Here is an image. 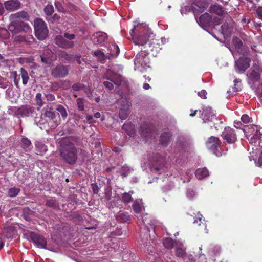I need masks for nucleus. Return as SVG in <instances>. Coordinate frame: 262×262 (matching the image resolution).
Returning a JSON list of instances; mask_svg holds the SVG:
<instances>
[{"label": "nucleus", "mask_w": 262, "mask_h": 262, "mask_svg": "<svg viewBox=\"0 0 262 262\" xmlns=\"http://www.w3.org/2000/svg\"><path fill=\"white\" fill-rule=\"evenodd\" d=\"M229 50L232 53L234 58H236L237 52L239 54L244 53L243 43L241 40L237 37H234L232 39V47H229Z\"/></svg>", "instance_id": "nucleus-10"}, {"label": "nucleus", "mask_w": 262, "mask_h": 262, "mask_svg": "<svg viewBox=\"0 0 262 262\" xmlns=\"http://www.w3.org/2000/svg\"><path fill=\"white\" fill-rule=\"evenodd\" d=\"M135 69L137 70L140 67L143 69L148 67L149 58L148 57V52L146 51H142L139 53L134 59Z\"/></svg>", "instance_id": "nucleus-6"}, {"label": "nucleus", "mask_w": 262, "mask_h": 262, "mask_svg": "<svg viewBox=\"0 0 262 262\" xmlns=\"http://www.w3.org/2000/svg\"><path fill=\"white\" fill-rule=\"evenodd\" d=\"M55 42L59 47L66 49L72 48L74 46V42L67 40L64 35H57L55 38Z\"/></svg>", "instance_id": "nucleus-15"}, {"label": "nucleus", "mask_w": 262, "mask_h": 262, "mask_svg": "<svg viewBox=\"0 0 262 262\" xmlns=\"http://www.w3.org/2000/svg\"><path fill=\"white\" fill-rule=\"evenodd\" d=\"M34 111V108L30 105H22L17 110V114L21 117H28Z\"/></svg>", "instance_id": "nucleus-22"}, {"label": "nucleus", "mask_w": 262, "mask_h": 262, "mask_svg": "<svg viewBox=\"0 0 262 262\" xmlns=\"http://www.w3.org/2000/svg\"><path fill=\"white\" fill-rule=\"evenodd\" d=\"M10 24L8 26V30L5 28H0V39H7L10 36L9 31L13 34L21 31L28 32L30 30L29 25L24 20L29 19V15L26 12L19 11L11 14L9 17Z\"/></svg>", "instance_id": "nucleus-1"}, {"label": "nucleus", "mask_w": 262, "mask_h": 262, "mask_svg": "<svg viewBox=\"0 0 262 262\" xmlns=\"http://www.w3.org/2000/svg\"><path fill=\"white\" fill-rule=\"evenodd\" d=\"M122 129L124 130L129 136H134L135 132L134 126L131 123L124 124L122 126Z\"/></svg>", "instance_id": "nucleus-29"}, {"label": "nucleus", "mask_w": 262, "mask_h": 262, "mask_svg": "<svg viewBox=\"0 0 262 262\" xmlns=\"http://www.w3.org/2000/svg\"><path fill=\"white\" fill-rule=\"evenodd\" d=\"M56 110L60 114L61 117L63 119H66L67 117L68 114L66 108L62 105H59L56 108Z\"/></svg>", "instance_id": "nucleus-40"}, {"label": "nucleus", "mask_w": 262, "mask_h": 262, "mask_svg": "<svg viewBox=\"0 0 262 262\" xmlns=\"http://www.w3.org/2000/svg\"><path fill=\"white\" fill-rule=\"evenodd\" d=\"M55 6L56 7V8L57 9V11L59 12H63L64 11V8L61 4V3L60 2L58 1H55Z\"/></svg>", "instance_id": "nucleus-49"}, {"label": "nucleus", "mask_w": 262, "mask_h": 262, "mask_svg": "<svg viewBox=\"0 0 262 262\" xmlns=\"http://www.w3.org/2000/svg\"><path fill=\"white\" fill-rule=\"evenodd\" d=\"M257 93L260 97H262V84L259 85V86L256 90Z\"/></svg>", "instance_id": "nucleus-62"}, {"label": "nucleus", "mask_w": 262, "mask_h": 262, "mask_svg": "<svg viewBox=\"0 0 262 262\" xmlns=\"http://www.w3.org/2000/svg\"><path fill=\"white\" fill-rule=\"evenodd\" d=\"M69 69L67 66L58 65L53 69L51 72L52 75L55 77H64L68 74Z\"/></svg>", "instance_id": "nucleus-14"}, {"label": "nucleus", "mask_w": 262, "mask_h": 262, "mask_svg": "<svg viewBox=\"0 0 262 262\" xmlns=\"http://www.w3.org/2000/svg\"><path fill=\"white\" fill-rule=\"evenodd\" d=\"M221 33L225 37L228 36L231 33V30L228 25L224 24L221 26Z\"/></svg>", "instance_id": "nucleus-39"}, {"label": "nucleus", "mask_w": 262, "mask_h": 262, "mask_svg": "<svg viewBox=\"0 0 262 262\" xmlns=\"http://www.w3.org/2000/svg\"><path fill=\"white\" fill-rule=\"evenodd\" d=\"M110 55L111 56H117L119 53L120 50L117 45L116 44H112L110 47Z\"/></svg>", "instance_id": "nucleus-33"}, {"label": "nucleus", "mask_w": 262, "mask_h": 262, "mask_svg": "<svg viewBox=\"0 0 262 262\" xmlns=\"http://www.w3.org/2000/svg\"><path fill=\"white\" fill-rule=\"evenodd\" d=\"M123 170H124V171H126V172H123L122 173V174L123 175L124 177H126V175L127 174V173L130 172L131 171H132L133 169L130 168L129 167H124Z\"/></svg>", "instance_id": "nucleus-59"}, {"label": "nucleus", "mask_w": 262, "mask_h": 262, "mask_svg": "<svg viewBox=\"0 0 262 262\" xmlns=\"http://www.w3.org/2000/svg\"><path fill=\"white\" fill-rule=\"evenodd\" d=\"M72 88L74 91H79L84 89V86L81 83H75L72 86Z\"/></svg>", "instance_id": "nucleus-50"}, {"label": "nucleus", "mask_w": 262, "mask_h": 262, "mask_svg": "<svg viewBox=\"0 0 262 262\" xmlns=\"http://www.w3.org/2000/svg\"><path fill=\"white\" fill-rule=\"evenodd\" d=\"M93 55L98 58V59L101 62H104L106 58L107 57L104 53L100 50H97L93 52Z\"/></svg>", "instance_id": "nucleus-34"}, {"label": "nucleus", "mask_w": 262, "mask_h": 262, "mask_svg": "<svg viewBox=\"0 0 262 262\" xmlns=\"http://www.w3.org/2000/svg\"><path fill=\"white\" fill-rule=\"evenodd\" d=\"M41 61L48 65H50L56 59V55L49 49H46L40 56Z\"/></svg>", "instance_id": "nucleus-12"}, {"label": "nucleus", "mask_w": 262, "mask_h": 262, "mask_svg": "<svg viewBox=\"0 0 262 262\" xmlns=\"http://www.w3.org/2000/svg\"><path fill=\"white\" fill-rule=\"evenodd\" d=\"M262 68L260 66L253 67L248 75L249 84L251 86H255V83L260 80Z\"/></svg>", "instance_id": "nucleus-7"}, {"label": "nucleus", "mask_w": 262, "mask_h": 262, "mask_svg": "<svg viewBox=\"0 0 262 262\" xmlns=\"http://www.w3.org/2000/svg\"><path fill=\"white\" fill-rule=\"evenodd\" d=\"M156 165L154 167V168L157 171L161 173L164 171L165 169V158L158 155L156 156Z\"/></svg>", "instance_id": "nucleus-20"}, {"label": "nucleus", "mask_w": 262, "mask_h": 262, "mask_svg": "<svg viewBox=\"0 0 262 262\" xmlns=\"http://www.w3.org/2000/svg\"><path fill=\"white\" fill-rule=\"evenodd\" d=\"M107 38V35L104 32H97L93 36V40L95 43L101 44L104 42Z\"/></svg>", "instance_id": "nucleus-24"}, {"label": "nucleus", "mask_w": 262, "mask_h": 262, "mask_svg": "<svg viewBox=\"0 0 262 262\" xmlns=\"http://www.w3.org/2000/svg\"><path fill=\"white\" fill-rule=\"evenodd\" d=\"M42 114L46 117H48L50 119H54L55 118V114L54 112H53V110L51 108L46 107L44 108L42 111Z\"/></svg>", "instance_id": "nucleus-32"}, {"label": "nucleus", "mask_w": 262, "mask_h": 262, "mask_svg": "<svg viewBox=\"0 0 262 262\" xmlns=\"http://www.w3.org/2000/svg\"><path fill=\"white\" fill-rule=\"evenodd\" d=\"M36 147L37 149H39V150H37V154H43L47 150V146L41 143L36 144Z\"/></svg>", "instance_id": "nucleus-38"}, {"label": "nucleus", "mask_w": 262, "mask_h": 262, "mask_svg": "<svg viewBox=\"0 0 262 262\" xmlns=\"http://www.w3.org/2000/svg\"><path fill=\"white\" fill-rule=\"evenodd\" d=\"M59 152L61 157L67 163L70 164L76 163L78 158L77 151L72 143L68 142L62 143Z\"/></svg>", "instance_id": "nucleus-3"}, {"label": "nucleus", "mask_w": 262, "mask_h": 262, "mask_svg": "<svg viewBox=\"0 0 262 262\" xmlns=\"http://www.w3.org/2000/svg\"><path fill=\"white\" fill-rule=\"evenodd\" d=\"M4 231L6 233L5 236L7 238L13 237L16 232L14 227L12 226L5 227Z\"/></svg>", "instance_id": "nucleus-31"}, {"label": "nucleus", "mask_w": 262, "mask_h": 262, "mask_svg": "<svg viewBox=\"0 0 262 262\" xmlns=\"http://www.w3.org/2000/svg\"><path fill=\"white\" fill-rule=\"evenodd\" d=\"M134 43L136 45L143 46L147 43V40L152 34L145 24L134 21V28L130 30Z\"/></svg>", "instance_id": "nucleus-2"}, {"label": "nucleus", "mask_w": 262, "mask_h": 262, "mask_svg": "<svg viewBox=\"0 0 262 262\" xmlns=\"http://www.w3.org/2000/svg\"><path fill=\"white\" fill-rule=\"evenodd\" d=\"M202 215H200L199 216H198V217L197 219H196L193 223H198V221L200 222H201L202 223Z\"/></svg>", "instance_id": "nucleus-64"}, {"label": "nucleus", "mask_w": 262, "mask_h": 262, "mask_svg": "<svg viewBox=\"0 0 262 262\" xmlns=\"http://www.w3.org/2000/svg\"><path fill=\"white\" fill-rule=\"evenodd\" d=\"M195 195V193L194 190L192 189H188L187 191V196L190 199H191L193 198V196H194Z\"/></svg>", "instance_id": "nucleus-53"}, {"label": "nucleus", "mask_w": 262, "mask_h": 262, "mask_svg": "<svg viewBox=\"0 0 262 262\" xmlns=\"http://www.w3.org/2000/svg\"><path fill=\"white\" fill-rule=\"evenodd\" d=\"M176 244L177 246L176 255L177 257L180 258L183 257L186 254L185 248L181 243H176Z\"/></svg>", "instance_id": "nucleus-25"}, {"label": "nucleus", "mask_w": 262, "mask_h": 262, "mask_svg": "<svg viewBox=\"0 0 262 262\" xmlns=\"http://www.w3.org/2000/svg\"><path fill=\"white\" fill-rule=\"evenodd\" d=\"M163 245L167 249H171L173 247V241L170 238H166L163 241Z\"/></svg>", "instance_id": "nucleus-41"}, {"label": "nucleus", "mask_w": 262, "mask_h": 262, "mask_svg": "<svg viewBox=\"0 0 262 262\" xmlns=\"http://www.w3.org/2000/svg\"><path fill=\"white\" fill-rule=\"evenodd\" d=\"M222 136L228 143H233L236 140V135L233 129L229 127H225L222 132Z\"/></svg>", "instance_id": "nucleus-11"}, {"label": "nucleus", "mask_w": 262, "mask_h": 262, "mask_svg": "<svg viewBox=\"0 0 262 262\" xmlns=\"http://www.w3.org/2000/svg\"><path fill=\"white\" fill-rule=\"evenodd\" d=\"M20 74L23 84H27L29 79L28 72L24 68H21L20 69Z\"/></svg>", "instance_id": "nucleus-35"}, {"label": "nucleus", "mask_w": 262, "mask_h": 262, "mask_svg": "<svg viewBox=\"0 0 262 262\" xmlns=\"http://www.w3.org/2000/svg\"><path fill=\"white\" fill-rule=\"evenodd\" d=\"M4 6L6 10L13 12L20 8L21 3L19 0H8L5 2Z\"/></svg>", "instance_id": "nucleus-17"}, {"label": "nucleus", "mask_w": 262, "mask_h": 262, "mask_svg": "<svg viewBox=\"0 0 262 262\" xmlns=\"http://www.w3.org/2000/svg\"><path fill=\"white\" fill-rule=\"evenodd\" d=\"M246 135L249 144L253 146L252 147L253 149L255 148V150H257L258 147L262 146V128H259L255 125H251L248 130L246 132Z\"/></svg>", "instance_id": "nucleus-4"}, {"label": "nucleus", "mask_w": 262, "mask_h": 262, "mask_svg": "<svg viewBox=\"0 0 262 262\" xmlns=\"http://www.w3.org/2000/svg\"><path fill=\"white\" fill-rule=\"evenodd\" d=\"M76 102L79 111H83L84 109V100L81 98H78L77 99Z\"/></svg>", "instance_id": "nucleus-45"}, {"label": "nucleus", "mask_w": 262, "mask_h": 262, "mask_svg": "<svg viewBox=\"0 0 262 262\" xmlns=\"http://www.w3.org/2000/svg\"><path fill=\"white\" fill-rule=\"evenodd\" d=\"M149 134H150L149 129L145 128V129L142 130L141 135L146 138Z\"/></svg>", "instance_id": "nucleus-56"}, {"label": "nucleus", "mask_w": 262, "mask_h": 262, "mask_svg": "<svg viewBox=\"0 0 262 262\" xmlns=\"http://www.w3.org/2000/svg\"><path fill=\"white\" fill-rule=\"evenodd\" d=\"M171 139V134L169 133L165 132L160 136V141L161 145L163 146L167 145L170 142Z\"/></svg>", "instance_id": "nucleus-26"}, {"label": "nucleus", "mask_w": 262, "mask_h": 262, "mask_svg": "<svg viewBox=\"0 0 262 262\" xmlns=\"http://www.w3.org/2000/svg\"><path fill=\"white\" fill-rule=\"evenodd\" d=\"M137 217L139 221L141 220L142 223L145 225V227L147 228V229H146L145 231L146 232L149 231L148 226V225L151 226V228L152 229H154L156 221L151 220V217L147 214L144 215L143 216H137Z\"/></svg>", "instance_id": "nucleus-19"}, {"label": "nucleus", "mask_w": 262, "mask_h": 262, "mask_svg": "<svg viewBox=\"0 0 262 262\" xmlns=\"http://www.w3.org/2000/svg\"><path fill=\"white\" fill-rule=\"evenodd\" d=\"M234 124V127H236V128H241L242 124L240 121H235Z\"/></svg>", "instance_id": "nucleus-61"}, {"label": "nucleus", "mask_w": 262, "mask_h": 262, "mask_svg": "<svg viewBox=\"0 0 262 262\" xmlns=\"http://www.w3.org/2000/svg\"><path fill=\"white\" fill-rule=\"evenodd\" d=\"M241 119L243 123L244 124H247L252 121V118L246 114H244L242 115Z\"/></svg>", "instance_id": "nucleus-46"}, {"label": "nucleus", "mask_w": 262, "mask_h": 262, "mask_svg": "<svg viewBox=\"0 0 262 262\" xmlns=\"http://www.w3.org/2000/svg\"><path fill=\"white\" fill-rule=\"evenodd\" d=\"M92 188H93V191L94 193H95V194L97 193L98 192V186L94 184H93L92 185Z\"/></svg>", "instance_id": "nucleus-60"}, {"label": "nucleus", "mask_w": 262, "mask_h": 262, "mask_svg": "<svg viewBox=\"0 0 262 262\" xmlns=\"http://www.w3.org/2000/svg\"><path fill=\"white\" fill-rule=\"evenodd\" d=\"M220 144V143L219 139L214 136L210 137L206 143L207 148L217 156H220V155L218 154L217 152L218 151Z\"/></svg>", "instance_id": "nucleus-13"}, {"label": "nucleus", "mask_w": 262, "mask_h": 262, "mask_svg": "<svg viewBox=\"0 0 262 262\" xmlns=\"http://www.w3.org/2000/svg\"><path fill=\"white\" fill-rule=\"evenodd\" d=\"M129 104L128 103V102H127L126 103V104L124 106V107L123 108H121L120 109V111L119 112V118L121 119V120H125L128 114H129Z\"/></svg>", "instance_id": "nucleus-27"}, {"label": "nucleus", "mask_w": 262, "mask_h": 262, "mask_svg": "<svg viewBox=\"0 0 262 262\" xmlns=\"http://www.w3.org/2000/svg\"><path fill=\"white\" fill-rule=\"evenodd\" d=\"M64 37L69 40V41H72V40H74L76 38V36L74 34H69L68 33H64Z\"/></svg>", "instance_id": "nucleus-51"}, {"label": "nucleus", "mask_w": 262, "mask_h": 262, "mask_svg": "<svg viewBox=\"0 0 262 262\" xmlns=\"http://www.w3.org/2000/svg\"><path fill=\"white\" fill-rule=\"evenodd\" d=\"M202 118L204 122L214 121L216 120L214 113L210 107H206L205 108H203V111L202 113Z\"/></svg>", "instance_id": "nucleus-16"}, {"label": "nucleus", "mask_w": 262, "mask_h": 262, "mask_svg": "<svg viewBox=\"0 0 262 262\" xmlns=\"http://www.w3.org/2000/svg\"><path fill=\"white\" fill-rule=\"evenodd\" d=\"M21 142L23 147L24 148H28L31 144V141L29 139L25 138L22 139Z\"/></svg>", "instance_id": "nucleus-47"}, {"label": "nucleus", "mask_w": 262, "mask_h": 262, "mask_svg": "<svg viewBox=\"0 0 262 262\" xmlns=\"http://www.w3.org/2000/svg\"><path fill=\"white\" fill-rule=\"evenodd\" d=\"M250 59L246 57H241L235 60L236 71L240 73H244L250 66Z\"/></svg>", "instance_id": "nucleus-9"}, {"label": "nucleus", "mask_w": 262, "mask_h": 262, "mask_svg": "<svg viewBox=\"0 0 262 262\" xmlns=\"http://www.w3.org/2000/svg\"><path fill=\"white\" fill-rule=\"evenodd\" d=\"M20 192V189L17 188H12L9 189L8 191V195L10 197L16 196Z\"/></svg>", "instance_id": "nucleus-43"}, {"label": "nucleus", "mask_w": 262, "mask_h": 262, "mask_svg": "<svg viewBox=\"0 0 262 262\" xmlns=\"http://www.w3.org/2000/svg\"><path fill=\"white\" fill-rule=\"evenodd\" d=\"M86 118L87 121L89 123H93L95 122L92 116L87 115L86 117Z\"/></svg>", "instance_id": "nucleus-63"}, {"label": "nucleus", "mask_w": 262, "mask_h": 262, "mask_svg": "<svg viewBox=\"0 0 262 262\" xmlns=\"http://www.w3.org/2000/svg\"><path fill=\"white\" fill-rule=\"evenodd\" d=\"M141 237L142 238L143 245H145L146 246H148L147 241H149V239L150 238V236L145 235L143 236L141 235Z\"/></svg>", "instance_id": "nucleus-52"}, {"label": "nucleus", "mask_w": 262, "mask_h": 262, "mask_svg": "<svg viewBox=\"0 0 262 262\" xmlns=\"http://www.w3.org/2000/svg\"><path fill=\"white\" fill-rule=\"evenodd\" d=\"M212 22V17L207 13L202 14L199 18V24L202 28L205 29L210 26Z\"/></svg>", "instance_id": "nucleus-21"}, {"label": "nucleus", "mask_w": 262, "mask_h": 262, "mask_svg": "<svg viewBox=\"0 0 262 262\" xmlns=\"http://www.w3.org/2000/svg\"><path fill=\"white\" fill-rule=\"evenodd\" d=\"M44 12L47 16H51L54 12L53 6L52 5H47L44 9Z\"/></svg>", "instance_id": "nucleus-42"}, {"label": "nucleus", "mask_w": 262, "mask_h": 262, "mask_svg": "<svg viewBox=\"0 0 262 262\" xmlns=\"http://www.w3.org/2000/svg\"><path fill=\"white\" fill-rule=\"evenodd\" d=\"M34 30L36 37L39 40L45 39L48 34L46 24L40 18L34 20Z\"/></svg>", "instance_id": "nucleus-5"}, {"label": "nucleus", "mask_w": 262, "mask_h": 262, "mask_svg": "<svg viewBox=\"0 0 262 262\" xmlns=\"http://www.w3.org/2000/svg\"><path fill=\"white\" fill-rule=\"evenodd\" d=\"M210 11L211 12L216 14L219 17H214L213 22L214 25H219L221 22V17L224 14L223 8L220 6L214 5L210 7Z\"/></svg>", "instance_id": "nucleus-18"}, {"label": "nucleus", "mask_w": 262, "mask_h": 262, "mask_svg": "<svg viewBox=\"0 0 262 262\" xmlns=\"http://www.w3.org/2000/svg\"><path fill=\"white\" fill-rule=\"evenodd\" d=\"M256 165L257 166L260 167L262 166V150L261 153L260 154L259 158L257 162L255 161Z\"/></svg>", "instance_id": "nucleus-57"}, {"label": "nucleus", "mask_w": 262, "mask_h": 262, "mask_svg": "<svg viewBox=\"0 0 262 262\" xmlns=\"http://www.w3.org/2000/svg\"><path fill=\"white\" fill-rule=\"evenodd\" d=\"M46 205L50 207H55L56 206V201L54 200H48L46 202Z\"/></svg>", "instance_id": "nucleus-54"}, {"label": "nucleus", "mask_w": 262, "mask_h": 262, "mask_svg": "<svg viewBox=\"0 0 262 262\" xmlns=\"http://www.w3.org/2000/svg\"><path fill=\"white\" fill-rule=\"evenodd\" d=\"M129 215L127 213L119 212L116 215V219L120 222H127L129 221Z\"/></svg>", "instance_id": "nucleus-30"}, {"label": "nucleus", "mask_w": 262, "mask_h": 262, "mask_svg": "<svg viewBox=\"0 0 262 262\" xmlns=\"http://www.w3.org/2000/svg\"><path fill=\"white\" fill-rule=\"evenodd\" d=\"M130 193H133V191H130L129 193H124L122 195V200L124 203H128L132 201V196Z\"/></svg>", "instance_id": "nucleus-37"}, {"label": "nucleus", "mask_w": 262, "mask_h": 262, "mask_svg": "<svg viewBox=\"0 0 262 262\" xmlns=\"http://www.w3.org/2000/svg\"><path fill=\"white\" fill-rule=\"evenodd\" d=\"M46 97L47 99L50 101H52L55 99V96L52 94H46Z\"/></svg>", "instance_id": "nucleus-58"}, {"label": "nucleus", "mask_w": 262, "mask_h": 262, "mask_svg": "<svg viewBox=\"0 0 262 262\" xmlns=\"http://www.w3.org/2000/svg\"><path fill=\"white\" fill-rule=\"evenodd\" d=\"M60 56L62 58H63L67 60L70 61L72 60V57L64 51H61L60 52Z\"/></svg>", "instance_id": "nucleus-48"}, {"label": "nucleus", "mask_w": 262, "mask_h": 262, "mask_svg": "<svg viewBox=\"0 0 262 262\" xmlns=\"http://www.w3.org/2000/svg\"><path fill=\"white\" fill-rule=\"evenodd\" d=\"M35 101L36 104L39 106V107H41L43 105V102L42 100V95L41 93H38L36 95Z\"/></svg>", "instance_id": "nucleus-44"}, {"label": "nucleus", "mask_w": 262, "mask_h": 262, "mask_svg": "<svg viewBox=\"0 0 262 262\" xmlns=\"http://www.w3.org/2000/svg\"><path fill=\"white\" fill-rule=\"evenodd\" d=\"M195 176L200 180L209 176V171L206 168H198L195 171Z\"/></svg>", "instance_id": "nucleus-28"}, {"label": "nucleus", "mask_w": 262, "mask_h": 262, "mask_svg": "<svg viewBox=\"0 0 262 262\" xmlns=\"http://www.w3.org/2000/svg\"><path fill=\"white\" fill-rule=\"evenodd\" d=\"M34 243L39 248H45L47 242L45 238L41 235L33 234L31 235Z\"/></svg>", "instance_id": "nucleus-23"}, {"label": "nucleus", "mask_w": 262, "mask_h": 262, "mask_svg": "<svg viewBox=\"0 0 262 262\" xmlns=\"http://www.w3.org/2000/svg\"><path fill=\"white\" fill-rule=\"evenodd\" d=\"M107 75L110 76L107 78L110 81H105L103 82L104 86L109 90H112L114 89L113 82L117 85L120 84L121 81V77L120 75L113 73L112 71L109 70L107 72Z\"/></svg>", "instance_id": "nucleus-8"}, {"label": "nucleus", "mask_w": 262, "mask_h": 262, "mask_svg": "<svg viewBox=\"0 0 262 262\" xmlns=\"http://www.w3.org/2000/svg\"><path fill=\"white\" fill-rule=\"evenodd\" d=\"M198 95L201 98L205 99L206 98L207 92L205 90H203L199 92L198 93Z\"/></svg>", "instance_id": "nucleus-55"}, {"label": "nucleus", "mask_w": 262, "mask_h": 262, "mask_svg": "<svg viewBox=\"0 0 262 262\" xmlns=\"http://www.w3.org/2000/svg\"><path fill=\"white\" fill-rule=\"evenodd\" d=\"M140 202H141V200L140 201L136 200L133 205V210L136 214H139L142 210Z\"/></svg>", "instance_id": "nucleus-36"}]
</instances>
